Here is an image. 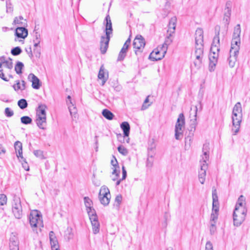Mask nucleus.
I'll return each instance as SVG.
<instances>
[{
	"label": "nucleus",
	"mask_w": 250,
	"mask_h": 250,
	"mask_svg": "<svg viewBox=\"0 0 250 250\" xmlns=\"http://www.w3.org/2000/svg\"><path fill=\"white\" fill-rule=\"evenodd\" d=\"M203 33V30L201 28H198L195 33V50L194 54L195 59L193 65L197 69L202 66L204 56Z\"/></svg>",
	"instance_id": "f257e3e1"
},
{
	"label": "nucleus",
	"mask_w": 250,
	"mask_h": 250,
	"mask_svg": "<svg viewBox=\"0 0 250 250\" xmlns=\"http://www.w3.org/2000/svg\"><path fill=\"white\" fill-rule=\"evenodd\" d=\"M203 155L201 156L200 160V170L199 171V180L200 182L203 184L205 181L206 170L208 169L207 161L209 159V146L208 143L203 145L202 148Z\"/></svg>",
	"instance_id": "f03ea898"
},
{
	"label": "nucleus",
	"mask_w": 250,
	"mask_h": 250,
	"mask_svg": "<svg viewBox=\"0 0 250 250\" xmlns=\"http://www.w3.org/2000/svg\"><path fill=\"white\" fill-rule=\"evenodd\" d=\"M105 36H102L100 41V50L102 54H104L106 53L108 47V44L110 40V34L112 32V23L109 15H107L105 18Z\"/></svg>",
	"instance_id": "7ed1b4c3"
},
{
	"label": "nucleus",
	"mask_w": 250,
	"mask_h": 250,
	"mask_svg": "<svg viewBox=\"0 0 250 250\" xmlns=\"http://www.w3.org/2000/svg\"><path fill=\"white\" fill-rule=\"evenodd\" d=\"M146 45L145 39L140 35L136 36L133 42L135 54L139 57H141L142 52Z\"/></svg>",
	"instance_id": "20e7f679"
},
{
	"label": "nucleus",
	"mask_w": 250,
	"mask_h": 250,
	"mask_svg": "<svg viewBox=\"0 0 250 250\" xmlns=\"http://www.w3.org/2000/svg\"><path fill=\"white\" fill-rule=\"evenodd\" d=\"M185 124L183 113H180L178 118L175 127V137L177 140H181L183 136V129Z\"/></svg>",
	"instance_id": "39448f33"
},
{
	"label": "nucleus",
	"mask_w": 250,
	"mask_h": 250,
	"mask_svg": "<svg viewBox=\"0 0 250 250\" xmlns=\"http://www.w3.org/2000/svg\"><path fill=\"white\" fill-rule=\"evenodd\" d=\"M12 212L15 217L17 219H20L22 216V208L21 199L16 195L13 197Z\"/></svg>",
	"instance_id": "423d86ee"
},
{
	"label": "nucleus",
	"mask_w": 250,
	"mask_h": 250,
	"mask_svg": "<svg viewBox=\"0 0 250 250\" xmlns=\"http://www.w3.org/2000/svg\"><path fill=\"white\" fill-rule=\"evenodd\" d=\"M29 219L32 227H43L42 216L41 213L38 210L31 211Z\"/></svg>",
	"instance_id": "0eeeda50"
},
{
	"label": "nucleus",
	"mask_w": 250,
	"mask_h": 250,
	"mask_svg": "<svg viewBox=\"0 0 250 250\" xmlns=\"http://www.w3.org/2000/svg\"><path fill=\"white\" fill-rule=\"evenodd\" d=\"M111 195L109 189L105 186H102L100 190L99 199L104 206H107L110 202Z\"/></svg>",
	"instance_id": "6e6552de"
},
{
	"label": "nucleus",
	"mask_w": 250,
	"mask_h": 250,
	"mask_svg": "<svg viewBox=\"0 0 250 250\" xmlns=\"http://www.w3.org/2000/svg\"><path fill=\"white\" fill-rule=\"evenodd\" d=\"M239 46L231 47L229 51V56L228 59V64L230 68H233L235 64L239 53Z\"/></svg>",
	"instance_id": "1a4fd4ad"
},
{
	"label": "nucleus",
	"mask_w": 250,
	"mask_h": 250,
	"mask_svg": "<svg viewBox=\"0 0 250 250\" xmlns=\"http://www.w3.org/2000/svg\"><path fill=\"white\" fill-rule=\"evenodd\" d=\"M167 51L161 46L155 49L150 54L149 58L153 61H156L162 59Z\"/></svg>",
	"instance_id": "9d476101"
},
{
	"label": "nucleus",
	"mask_w": 250,
	"mask_h": 250,
	"mask_svg": "<svg viewBox=\"0 0 250 250\" xmlns=\"http://www.w3.org/2000/svg\"><path fill=\"white\" fill-rule=\"evenodd\" d=\"M240 25L237 24L234 28L231 47L239 46L240 44Z\"/></svg>",
	"instance_id": "9b49d317"
},
{
	"label": "nucleus",
	"mask_w": 250,
	"mask_h": 250,
	"mask_svg": "<svg viewBox=\"0 0 250 250\" xmlns=\"http://www.w3.org/2000/svg\"><path fill=\"white\" fill-rule=\"evenodd\" d=\"M92 211L88 216L92 226L93 232L94 234H97L100 231V223L96 211Z\"/></svg>",
	"instance_id": "f8f14e48"
},
{
	"label": "nucleus",
	"mask_w": 250,
	"mask_h": 250,
	"mask_svg": "<svg viewBox=\"0 0 250 250\" xmlns=\"http://www.w3.org/2000/svg\"><path fill=\"white\" fill-rule=\"evenodd\" d=\"M242 119V114H236L235 115H232V125L234 128L232 130L234 132L235 135L239 130L240 126V123H241Z\"/></svg>",
	"instance_id": "ddd939ff"
},
{
	"label": "nucleus",
	"mask_w": 250,
	"mask_h": 250,
	"mask_svg": "<svg viewBox=\"0 0 250 250\" xmlns=\"http://www.w3.org/2000/svg\"><path fill=\"white\" fill-rule=\"evenodd\" d=\"M13 69L0 68V78L5 82H8L10 79L13 78Z\"/></svg>",
	"instance_id": "4468645a"
},
{
	"label": "nucleus",
	"mask_w": 250,
	"mask_h": 250,
	"mask_svg": "<svg viewBox=\"0 0 250 250\" xmlns=\"http://www.w3.org/2000/svg\"><path fill=\"white\" fill-rule=\"evenodd\" d=\"M5 68L8 69H13V63L12 60L8 58L6 59L4 56L0 57V68Z\"/></svg>",
	"instance_id": "2eb2a0df"
},
{
	"label": "nucleus",
	"mask_w": 250,
	"mask_h": 250,
	"mask_svg": "<svg viewBox=\"0 0 250 250\" xmlns=\"http://www.w3.org/2000/svg\"><path fill=\"white\" fill-rule=\"evenodd\" d=\"M28 80L32 83L33 88L38 89L40 88L41 84L39 79L33 73H30L28 76Z\"/></svg>",
	"instance_id": "dca6fc26"
},
{
	"label": "nucleus",
	"mask_w": 250,
	"mask_h": 250,
	"mask_svg": "<svg viewBox=\"0 0 250 250\" xmlns=\"http://www.w3.org/2000/svg\"><path fill=\"white\" fill-rule=\"evenodd\" d=\"M49 239L52 249L53 250H59L58 242L55 233L53 231L49 232Z\"/></svg>",
	"instance_id": "f3484780"
},
{
	"label": "nucleus",
	"mask_w": 250,
	"mask_h": 250,
	"mask_svg": "<svg viewBox=\"0 0 250 250\" xmlns=\"http://www.w3.org/2000/svg\"><path fill=\"white\" fill-rule=\"evenodd\" d=\"M15 35L18 38L24 39L28 35V30L24 27H18L16 29Z\"/></svg>",
	"instance_id": "a211bd4d"
},
{
	"label": "nucleus",
	"mask_w": 250,
	"mask_h": 250,
	"mask_svg": "<svg viewBox=\"0 0 250 250\" xmlns=\"http://www.w3.org/2000/svg\"><path fill=\"white\" fill-rule=\"evenodd\" d=\"M10 250H19V242L18 238L15 236H12L10 238L9 243Z\"/></svg>",
	"instance_id": "6ab92c4d"
},
{
	"label": "nucleus",
	"mask_w": 250,
	"mask_h": 250,
	"mask_svg": "<svg viewBox=\"0 0 250 250\" xmlns=\"http://www.w3.org/2000/svg\"><path fill=\"white\" fill-rule=\"evenodd\" d=\"M14 147L18 158L23 159L22 156V144L20 141H16L14 144Z\"/></svg>",
	"instance_id": "aec40b11"
},
{
	"label": "nucleus",
	"mask_w": 250,
	"mask_h": 250,
	"mask_svg": "<svg viewBox=\"0 0 250 250\" xmlns=\"http://www.w3.org/2000/svg\"><path fill=\"white\" fill-rule=\"evenodd\" d=\"M83 200L88 215H89L90 213H91V212H93L92 211H96L92 206L93 204L92 201L88 197H84Z\"/></svg>",
	"instance_id": "412c9836"
},
{
	"label": "nucleus",
	"mask_w": 250,
	"mask_h": 250,
	"mask_svg": "<svg viewBox=\"0 0 250 250\" xmlns=\"http://www.w3.org/2000/svg\"><path fill=\"white\" fill-rule=\"evenodd\" d=\"M47 106L45 104H40L37 109V117L46 118V109Z\"/></svg>",
	"instance_id": "4be33fe9"
},
{
	"label": "nucleus",
	"mask_w": 250,
	"mask_h": 250,
	"mask_svg": "<svg viewBox=\"0 0 250 250\" xmlns=\"http://www.w3.org/2000/svg\"><path fill=\"white\" fill-rule=\"evenodd\" d=\"M120 127L124 132V137H127L130 132V125L127 122H124L120 125Z\"/></svg>",
	"instance_id": "5701e85b"
},
{
	"label": "nucleus",
	"mask_w": 250,
	"mask_h": 250,
	"mask_svg": "<svg viewBox=\"0 0 250 250\" xmlns=\"http://www.w3.org/2000/svg\"><path fill=\"white\" fill-rule=\"evenodd\" d=\"M219 54L210 53L209 55V60L210 61L209 67L212 68L213 66L216 65L217 62Z\"/></svg>",
	"instance_id": "b1692460"
},
{
	"label": "nucleus",
	"mask_w": 250,
	"mask_h": 250,
	"mask_svg": "<svg viewBox=\"0 0 250 250\" xmlns=\"http://www.w3.org/2000/svg\"><path fill=\"white\" fill-rule=\"evenodd\" d=\"M36 122L38 126L40 128L42 129H45V125L46 124V118L37 117Z\"/></svg>",
	"instance_id": "393cba45"
},
{
	"label": "nucleus",
	"mask_w": 250,
	"mask_h": 250,
	"mask_svg": "<svg viewBox=\"0 0 250 250\" xmlns=\"http://www.w3.org/2000/svg\"><path fill=\"white\" fill-rule=\"evenodd\" d=\"M246 213L247 209L245 207L235 208L233 216L236 217L237 215H244L246 216Z\"/></svg>",
	"instance_id": "a878e982"
},
{
	"label": "nucleus",
	"mask_w": 250,
	"mask_h": 250,
	"mask_svg": "<svg viewBox=\"0 0 250 250\" xmlns=\"http://www.w3.org/2000/svg\"><path fill=\"white\" fill-rule=\"evenodd\" d=\"M245 217L244 215H237L236 217L233 216L234 225L239 226L245 220Z\"/></svg>",
	"instance_id": "bb28decb"
},
{
	"label": "nucleus",
	"mask_w": 250,
	"mask_h": 250,
	"mask_svg": "<svg viewBox=\"0 0 250 250\" xmlns=\"http://www.w3.org/2000/svg\"><path fill=\"white\" fill-rule=\"evenodd\" d=\"M155 153L152 152L148 154V157L146 162V166L147 167L151 168L152 167L154 162V156Z\"/></svg>",
	"instance_id": "cd10ccee"
},
{
	"label": "nucleus",
	"mask_w": 250,
	"mask_h": 250,
	"mask_svg": "<svg viewBox=\"0 0 250 250\" xmlns=\"http://www.w3.org/2000/svg\"><path fill=\"white\" fill-rule=\"evenodd\" d=\"M217 28L218 29V31L216 32L215 35L213 38L212 43L211 45H215L217 46H220V39H219V29L220 27L216 26L215 27V30H217Z\"/></svg>",
	"instance_id": "c85d7f7f"
},
{
	"label": "nucleus",
	"mask_w": 250,
	"mask_h": 250,
	"mask_svg": "<svg viewBox=\"0 0 250 250\" xmlns=\"http://www.w3.org/2000/svg\"><path fill=\"white\" fill-rule=\"evenodd\" d=\"M172 42V39L171 38V34H169L168 35L166 38L164 43L162 44L161 47L164 49H166V50L167 51V47L169 45H170Z\"/></svg>",
	"instance_id": "c756f323"
},
{
	"label": "nucleus",
	"mask_w": 250,
	"mask_h": 250,
	"mask_svg": "<svg viewBox=\"0 0 250 250\" xmlns=\"http://www.w3.org/2000/svg\"><path fill=\"white\" fill-rule=\"evenodd\" d=\"M239 113L242 114V107L241 103L240 102H237L233 107L232 115H235L236 114H238Z\"/></svg>",
	"instance_id": "7c9ffc66"
},
{
	"label": "nucleus",
	"mask_w": 250,
	"mask_h": 250,
	"mask_svg": "<svg viewBox=\"0 0 250 250\" xmlns=\"http://www.w3.org/2000/svg\"><path fill=\"white\" fill-rule=\"evenodd\" d=\"M98 78L100 79H102V85H104L107 81V77H105V73L103 68V66H101L100 68L98 74Z\"/></svg>",
	"instance_id": "2f4dec72"
},
{
	"label": "nucleus",
	"mask_w": 250,
	"mask_h": 250,
	"mask_svg": "<svg viewBox=\"0 0 250 250\" xmlns=\"http://www.w3.org/2000/svg\"><path fill=\"white\" fill-rule=\"evenodd\" d=\"M102 114L104 118L109 120L113 119L114 116V114L107 109H104L103 110Z\"/></svg>",
	"instance_id": "473e14b6"
},
{
	"label": "nucleus",
	"mask_w": 250,
	"mask_h": 250,
	"mask_svg": "<svg viewBox=\"0 0 250 250\" xmlns=\"http://www.w3.org/2000/svg\"><path fill=\"white\" fill-rule=\"evenodd\" d=\"M24 66L22 62H18L15 66V70L18 74H20L22 73V69Z\"/></svg>",
	"instance_id": "72a5a7b5"
},
{
	"label": "nucleus",
	"mask_w": 250,
	"mask_h": 250,
	"mask_svg": "<svg viewBox=\"0 0 250 250\" xmlns=\"http://www.w3.org/2000/svg\"><path fill=\"white\" fill-rule=\"evenodd\" d=\"M18 105L21 109H24L27 107L28 104L25 99H21L18 102Z\"/></svg>",
	"instance_id": "f704fd0d"
},
{
	"label": "nucleus",
	"mask_w": 250,
	"mask_h": 250,
	"mask_svg": "<svg viewBox=\"0 0 250 250\" xmlns=\"http://www.w3.org/2000/svg\"><path fill=\"white\" fill-rule=\"evenodd\" d=\"M21 123L24 125H28L32 123V119L27 116H24L21 118Z\"/></svg>",
	"instance_id": "c9c22d12"
},
{
	"label": "nucleus",
	"mask_w": 250,
	"mask_h": 250,
	"mask_svg": "<svg viewBox=\"0 0 250 250\" xmlns=\"http://www.w3.org/2000/svg\"><path fill=\"white\" fill-rule=\"evenodd\" d=\"M23 18L22 16H19L18 17H16L14 19L13 23L15 24H19L21 25L24 26L25 24H27L26 23L22 22L21 21L23 20Z\"/></svg>",
	"instance_id": "e433bc0d"
},
{
	"label": "nucleus",
	"mask_w": 250,
	"mask_h": 250,
	"mask_svg": "<svg viewBox=\"0 0 250 250\" xmlns=\"http://www.w3.org/2000/svg\"><path fill=\"white\" fill-rule=\"evenodd\" d=\"M118 150L120 153L124 156H126L128 153L127 149L122 145L119 146L118 147Z\"/></svg>",
	"instance_id": "4c0bfd02"
},
{
	"label": "nucleus",
	"mask_w": 250,
	"mask_h": 250,
	"mask_svg": "<svg viewBox=\"0 0 250 250\" xmlns=\"http://www.w3.org/2000/svg\"><path fill=\"white\" fill-rule=\"evenodd\" d=\"M22 52V50L20 47L17 46L13 48L11 51V54L14 56H17L20 55Z\"/></svg>",
	"instance_id": "58836bf2"
},
{
	"label": "nucleus",
	"mask_w": 250,
	"mask_h": 250,
	"mask_svg": "<svg viewBox=\"0 0 250 250\" xmlns=\"http://www.w3.org/2000/svg\"><path fill=\"white\" fill-rule=\"evenodd\" d=\"M190 137H185V147L186 149H188L191 146V143L192 142V139H191Z\"/></svg>",
	"instance_id": "ea45409f"
},
{
	"label": "nucleus",
	"mask_w": 250,
	"mask_h": 250,
	"mask_svg": "<svg viewBox=\"0 0 250 250\" xmlns=\"http://www.w3.org/2000/svg\"><path fill=\"white\" fill-rule=\"evenodd\" d=\"M244 200V196L243 195H241L238 199V201L235 205V208L245 207L243 205V202Z\"/></svg>",
	"instance_id": "a19ab883"
},
{
	"label": "nucleus",
	"mask_w": 250,
	"mask_h": 250,
	"mask_svg": "<svg viewBox=\"0 0 250 250\" xmlns=\"http://www.w3.org/2000/svg\"><path fill=\"white\" fill-rule=\"evenodd\" d=\"M7 197L4 194H0V206L5 205L7 203Z\"/></svg>",
	"instance_id": "79ce46f5"
},
{
	"label": "nucleus",
	"mask_w": 250,
	"mask_h": 250,
	"mask_svg": "<svg viewBox=\"0 0 250 250\" xmlns=\"http://www.w3.org/2000/svg\"><path fill=\"white\" fill-rule=\"evenodd\" d=\"M33 153L37 157L41 159L44 158L43 151L41 150H35L33 151Z\"/></svg>",
	"instance_id": "37998d69"
},
{
	"label": "nucleus",
	"mask_w": 250,
	"mask_h": 250,
	"mask_svg": "<svg viewBox=\"0 0 250 250\" xmlns=\"http://www.w3.org/2000/svg\"><path fill=\"white\" fill-rule=\"evenodd\" d=\"M220 51V46H216L215 45H211L210 50V53L213 54L217 53L219 54Z\"/></svg>",
	"instance_id": "c03bdc74"
},
{
	"label": "nucleus",
	"mask_w": 250,
	"mask_h": 250,
	"mask_svg": "<svg viewBox=\"0 0 250 250\" xmlns=\"http://www.w3.org/2000/svg\"><path fill=\"white\" fill-rule=\"evenodd\" d=\"M126 55V52L121 50V51L119 54V55H118L117 61H122L124 60V59L125 58Z\"/></svg>",
	"instance_id": "a18cd8bd"
},
{
	"label": "nucleus",
	"mask_w": 250,
	"mask_h": 250,
	"mask_svg": "<svg viewBox=\"0 0 250 250\" xmlns=\"http://www.w3.org/2000/svg\"><path fill=\"white\" fill-rule=\"evenodd\" d=\"M4 113L7 117H11L14 115L13 111L9 107H6L5 109Z\"/></svg>",
	"instance_id": "49530a36"
},
{
	"label": "nucleus",
	"mask_w": 250,
	"mask_h": 250,
	"mask_svg": "<svg viewBox=\"0 0 250 250\" xmlns=\"http://www.w3.org/2000/svg\"><path fill=\"white\" fill-rule=\"evenodd\" d=\"M155 148V145L154 143L152 141L150 145H149V146L147 148V152L148 154L150 153H152L153 152L154 153V149Z\"/></svg>",
	"instance_id": "de8ad7c7"
},
{
	"label": "nucleus",
	"mask_w": 250,
	"mask_h": 250,
	"mask_svg": "<svg viewBox=\"0 0 250 250\" xmlns=\"http://www.w3.org/2000/svg\"><path fill=\"white\" fill-rule=\"evenodd\" d=\"M21 159L22 160V161L21 162L22 167L26 171H29V167L28 166L27 162L26 161L25 159L23 158V159Z\"/></svg>",
	"instance_id": "09e8293b"
},
{
	"label": "nucleus",
	"mask_w": 250,
	"mask_h": 250,
	"mask_svg": "<svg viewBox=\"0 0 250 250\" xmlns=\"http://www.w3.org/2000/svg\"><path fill=\"white\" fill-rule=\"evenodd\" d=\"M67 98V104L68 106L70 114L72 115L73 109L71 108V106L69 105V104H72V106H73V104L71 100V98L70 96H68Z\"/></svg>",
	"instance_id": "8fccbe9b"
},
{
	"label": "nucleus",
	"mask_w": 250,
	"mask_h": 250,
	"mask_svg": "<svg viewBox=\"0 0 250 250\" xmlns=\"http://www.w3.org/2000/svg\"><path fill=\"white\" fill-rule=\"evenodd\" d=\"M219 211V202L215 201L212 203V211H214L216 213Z\"/></svg>",
	"instance_id": "3c124183"
},
{
	"label": "nucleus",
	"mask_w": 250,
	"mask_h": 250,
	"mask_svg": "<svg viewBox=\"0 0 250 250\" xmlns=\"http://www.w3.org/2000/svg\"><path fill=\"white\" fill-rule=\"evenodd\" d=\"M33 42H41V35L38 32H34Z\"/></svg>",
	"instance_id": "603ef678"
},
{
	"label": "nucleus",
	"mask_w": 250,
	"mask_h": 250,
	"mask_svg": "<svg viewBox=\"0 0 250 250\" xmlns=\"http://www.w3.org/2000/svg\"><path fill=\"white\" fill-rule=\"evenodd\" d=\"M16 82V83L13 85V87L14 90L16 91H18L19 90H21V86L20 84V81L18 80Z\"/></svg>",
	"instance_id": "864d4df0"
},
{
	"label": "nucleus",
	"mask_w": 250,
	"mask_h": 250,
	"mask_svg": "<svg viewBox=\"0 0 250 250\" xmlns=\"http://www.w3.org/2000/svg\"><path fill=\"white\" fill-rule=\"evenodd\" d=\"M122 200V196L121 194H119L116 196L115 202L117 203V206L119 207L120 205L121 204Z\"/></svg>",
	"instance_id": "5fc2aeb1"
},
{
	"label": "nucleus",
	"mask_w": 250,
	"mask_h": 250,
	"mask_svg": "<svg viewBox=\"0 0 250 250\" xmlns=\"http://www.w3.org/2000/svg\"><path fill=\"white\" fill-rule=\"evenodd\" d=\"M148 98H149V96H148L145 99V100L143 104V105L142 106V110L146 109L150 105V104H149L148 105L146 104L149 101Z\"/></svg>",
	"instance_id": "6e6d98bb"
},
{
	"label": "nucleus",
	"mask_w": 250,
	"mask_h": 250,
	"mask_svg": "<svg viewBox=\"0 0 250 250\" xmlns=\"http://www.w3.org/2000/svg\"><path fill=\"white\" fill-rule=\"evenodd\" d=\"M218 218V212H215L214 211H212L210 216V222H212L214 221L215 220H217Z\"/></svg>",
	"instance_id": "4d7b16f0"
},
{
	"label": "nucleus",
	"mask_w": 250,
	"mask_h": 250,
	"mask_svg": "<svg viewBox=\"0 0 250 250\" xmlns=\"http://www.w3.org/2000/svg\"><path fill=\"white\" fill-rule=\"evenodd\" d=\"M34 53L37 58H40L41 55V46L39 48H34Z\"/></svg>",
	"instance_id": "13d9d810"
},
{
	"label": "nucleus",
	"mask_w": 250,
	"mask_h": 250,
	"mask_svg": "<svg viewBox=\"0 0 250 250\" xmlns=\"http://www.w3.org/2000/svg\"><path fill=\"white\" fill-rule=\"evenodd\" d=\"M216 231V226L215 224V222L214 223L211 222L210 226V233L212 235L214 234L215 231Z\"/></svg>",
	"instance_id": "bf43d9fd"
},
{
	"label": "nucleus",
	"mask_w": 250,
	"mask_h": 250,
	"mask_svg": "<svg viewBox=\"0 0 250 250\" xmlns=\"http://www.w3.org/2000/svg\"><path fill=\"white\" fill-rule=\"evenodd\" d=\"M212 203H214L215 201L218 202V196L216 189L212 191Z\"/></svg>",
	"instance_id": "052dcab7"
},
{
	"label": "nucleus",
	"mask_w": 250,
	"mask_h": 250,
	"mask_svg": "<svg viewBox=\"0 0 250 250\" xmlns=\"http://www.w3.org/2000/svg\"><path fill=\"white\" fill-rule=\"evenodd\" d=\"M176 27L174 25H170L169 23L168 24V29L167 30V33H170L169 34L173 33L175 32Z\"/></svg>",
	"instance_id": "680f3d73"
},
{
	"label": "nucleus",
	"mask_w": 250,
	"mask_h": 250,
	"mask_svg": "<svg viewBox=\"0 0 250 250\" xmlns=\"http://www.w3.org/2000/svg\"><path fill=\"white\" fill-rule=\"evenodd\" d=\"M176 22H177V18L175 16L172 17L170 19L169 21V23L170 24V25H174L175 27H176Z\"/></svg>",
	"instance_id": "e2e57ef3"
},
{
	"label": "nucleus",
	"mask_w": 250,
	"mask_h": 250,
	"mask_svg": "<svg viewBox=\"0 0 250 250\" xmlns=\"http://www.w3.org/2000/svg\"><path fill=\"white\" fill-rule=\"evenodd\" d=\"M206 250H213L212 243L210 241H208L206 244Z\"/></svg>",
	"instance_id": "0e129e2a"
},
{
	"label": "nucleus",
	"mask_w": 250,
	"mask_h": 250,
	"mask_svg": "<svg viewBox=\"0 0 250 250\" xmlns=\"http://www.w3.org/2000/svg\"><path fill=\"white\" fill-rule=\"evenodd\" d=\"M127 176V172L125 170V166H123L122 167V180H125Z\"/></svg>",
	"instance_id": "69168bd1"
},
{
	"label": "nucleus",
	"mask_w": 250,
	"mask_h": 250,
	"mask_svg": "<svg viewBox=\"0 0 250 250\" xmlns=\"http://www.w3.org/2000/svg\"><path fill=\"white\" fill-rule=\"evenodd\" d=\"M165 221L162 223V227L164 228H166L167 226V219L168 218V215L167 214H165L164 216Z\"/></svg>",
	"instance_id": "338daca9"
},
{
	"label": "nucleus",
	"mask_w": 250,
	"mask_h": 250,
	"mask_svg": "<svg viewBox=\"0 0 250 250\" xmlns=\"http://www.w3.org/2000/svg\"><path fill=\"white\" fill-rule=\"evenodd\" d=\"M114 159H115L114 160H111V164L114 167H117L119 168V167L118 165V162L115 158H114Z\"/></svg>",
	"instance_id": "774afa93"
}]
</instances>
